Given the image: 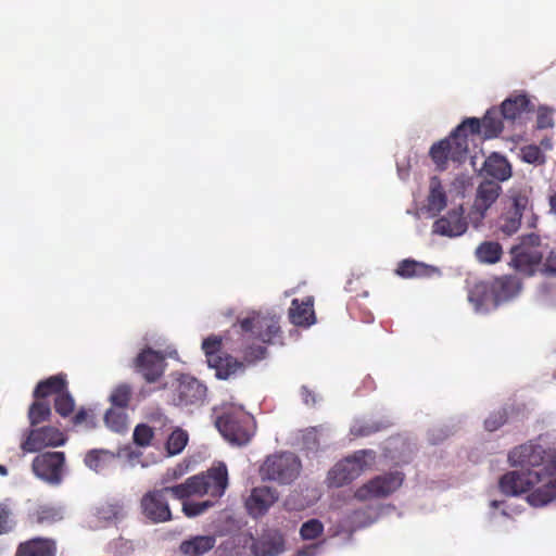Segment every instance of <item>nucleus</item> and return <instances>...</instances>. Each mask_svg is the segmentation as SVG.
<instances>
[{
    "mask_svg": "<svg viewBox=\"0 0 556 556\" xmlns=\"http://www.w3.org/2000/svg\"><path fill=\"white\" fill-rule=\"evenodd\" d=\"M502 493L516 496L526 492L528 503L534 507H542L556 501V464L549 462L545 473L535 470L509 471L498 481Z\"/></svg>",
    "mask_w": 556,
    "mask_h": 556,
    "instance_id": "f257e3e1",
    "label": "nucleus"
},
{
    "mask_svg": "<svg viewBox=\"0 0 556 556\" xmlns=\"http://www.w3.org/2000/svg\"><path fill=\"white\" fill-rule=\"evenodd\" d=\"M480 134V119L467 117L447 137L434 142L429 149V156L437 170H446L450 162L457 165L465 163L469 153V135L477 136Z\"/></svg>",
    "mask_w": 556,
    "mask_h": 556,
    "instance_id": "f03ea898",
    "label": "nucleus"
},
{
    "mask_svg": "<svg viewBox=\"0 0 556 556\" xmlns=\"http://www.w3.org/2000/svg\"><path fill=\"white\" fill-rule=\"evenodd\" d=\"M229 484L228 469L225 463H217L199 475L189 477L181 483L176 492L180 496L208 495L213 501H218L226 492Z\"/></svg>",
    "mask_w": 556,
    "mask_h": 556,
    "instance_id": "7ed1b4c3",
    "label": "nucleus"
},
{
    "mask_svg": "<svg viewBox=\"0 0 556 556\" xmlns=\"http://www.w3.org/2000/svg\"><path fill=\"white\" fill-rule=\"evenodd\" d=\"M215 425L220 434L231 444L242 446L248 444L255 434V421L242 407L229 405L223 407Z\"/></svg>",
    "mask_w": 556,
    "mask_h": 556,
    "instance_id": "20e7f679",
    "label": "nucleus"
},
{
    "mask_svg": "<svg viewBox=\"0 0 556 556\" xmlns=\"http://www.w3.org/2000/svg\"><path fill=\"white\" fill-rule=\"evenodd\" d=\"M181 488V483L175 485H165L152 489L146 492L140 498L139 507L142 516L151 523H164L173 520V513L168 503V497L176 500H186L176 492Z\"/></svg>",
    "mask_w": 556,
    "mask_h": 556,
    "instance_id": "39448f33",
    "label": "nucleus"
},
{
    "mask_svg": "<svg viewBox=\"0 0 556 556\" xmlns=\"http://www.w3.org/2000/svg\"><path fill=\"white\" fill-rule=\"evenodd\" d=\"M239 326L243 337L257 339L265 344H271L281 337L280 318L275 314L253 312L249 316L239 319L233 327Z\"/></svg>",
    "mask_w": 556,
    "mask_h": 556,
    "instance_id": "423d86ee",
    "label": "nucleus"
},
{
    "mask_svg": "<svg viewBox=\"0 0 556 556\" xmlns=\"http://www.w3.org/2000/svg\"><path fill=\"white\" fill-rule=\"evenodd\" d=\"M301 470L300 459L292 453L268 456L260 468L263 480L289 484L298 478Z\"/></svg>",
    "mask_w": 556,
    "mask_h": 556,
    "instance_id": "0eeeda50",
    "label": "nucleus"
},
{
    "mask_svg": "<svg viewBox=\"0 0 556 556\" xmlns=\"http://www.w3.org/2000/svg\"><path fill=\"white\" fill-rule=\"evenodd\" d=\"M541 238L529 233L520 238V243L510 249L511 265L522 274L532 275L541 263L543 254L540 251Z\"/></svg>",
    "mask_w": 556,
    "mask_h": 556,
    "instance_id": "6e6552de",
    "label": "nucleus"
},
{
    "mask_svg": "<svg viewBox=\"0 0 556 556\" xmlns=\"http://www.w3.org/2000/svg\"><path fill=\"white\" fill-rule=\"evenodd\" d=\"M374 458L375 453L372 451H358L354 455L346 457L345 459L337 463L328 472L327 481L329 486L340 488L349 484L367 467L365 460L366 456Z\"/></svg>",
    "mask_w": 556,
    "mask_h": 556,
    "instance_id": "1a4fd4ad",
    "label": "nucleus"
},
{
    "mask_svg": "<svg viewBox=\"0 0 556 556\" xmlns=\"http://www.w3.org/2000/svg\"><path fill=\"white\" fill-rule=\"evenodd\" d=\"M64 452L39 453L31 462L34 475L51 485H59L65 473Z\"/></svg>",
    "mask_w": 556,
    "mask_h": 556,
    "instance_id": "9d476101",
    "label": "nucleus"
},
{
    "mask_svg": "<svg viewBox=\"0 0 556 556\" xmlns=\"http://www.w3.org/2000/svg\"><path fill=\"white\" fill-rule=\"evenodd\" d=\"M403 481L404 473L401 471H392L377 476L357 489L355 496L361 501L372 497H386L396 491L402 485Z\"/></svg>",
    "mask_w": 556,
    "mask_h": 556,
    "instance_id": "9b49d317",
    "label": "nucleus"
},
{
    "mask_svg": "<svg viewBox=\"0 0 556 556\" xmlns=\"http://www.w3.org/2000/svg\"><path fill=\"white\" fill-rule=\"evenodd\" d=\"M66 440V435L59 428L43 426L30 429L26 439L22 442L21 448L26 453H34L48 446L64 445Z\"/></svg>",
    "mask_w": 556,
    "mask_h": 556,
    "instance_id": "f8f14e48",
    "label": "nucleus"
},
{
    "mask_svg": "<svg viewBox=\"0 0 556 556\" xmlns=\"http://www.w3.org/2000/svg\"><path fill=\"white\" fill-rule=\"evenodd\" d=\"M206 396V387L198 379L189 376L181 377L172 395L176 406L188 407L202 405Z\"/></svg>",
    "mask_w": 556,
    "mask_h": 556,
    "instance_id": "ddd939ff",
    "label": "nucleus"
},
{
    "mask_svg": "<svg viewBox=\"0 0 556 556\" xmlns=\"http://www.w3.org/2000/svg\"><path fill=\"white\" fill-rule=\"evenodd\" d=\"M134 368L146 382H156L165 371V356L162 352L146 348L134 359Z\"/></svg>",
    "mask_w": 556,
    "mask_h": 556,
    "instance_id": "4468645a",
    "label": "nucleus"
},
{
    "mask_svg": "<svg viewBox=\"0 0 556 556\" xmlns=\"http://www.w3.org/2000/svg\"><path fill=\"white\" fill-rule=\"evenodd\" d=\"M464 213L465 210L462 204L451 208L445 215L433 223L432 232L448 238L464 235L468 229V223Z\"/></svg>",
    "mask_w": 556,
    "mask_h": 556,
    "instance_id": "2eb2a0df",
    "label": "nucleus"
},
{
    "mask_svg": "<svg viewBox=\"0 0 556 556\" xmlns=\"http://www.w3.org/2000/svg\"><path fill=\"white\" fill-rule=\"evenodd\" d=\"M500 110L507 123L522 124L526 116L534 112L535 105L527 93H514L502 102Z\"/></svg>",
    "mask_w": 556,
    "mask_h": 556,
    "instance_id": "dca6fc26",
    "label": "nucleus"
},
{
    "mask_svg": "<svg viewBox=\"0 0 556 556\" xmlns=\"http://www.w3.org/2000/svg\"><path fill=\"white\" fill-rule=\"evenodd\" d=\"M65 518L64 505L55 502H37L27 514L31 525L50 527Z\"/></svg>",
    "mask_w": 556,
    "mask_h": 556,
    "instance_id": "f3484780",
    "label": "nucleus"
},
{
    "mask_svg": "<svg viewBox=\"0 0 556 556\" xmlns=\"http://www.w3.org/2000/svg\"><path fill=\"white\" fill-rule=\"evenodd\" d=\"M277 500L278 492L276 489L266 485L256 486L252 489L245 502V507L252 517L257 518L264 516Z\"/></svg>",
    "mask_w": 556,
    "mask_h": 556,
    "instance_id": "a211bd4d",
    "label": "nucleus"
},
{
    "mask_svg": "<svg viewBox=\"0 0 556 556\" xmlns=\"http://www.w3.org/2000/svg\"><path fill=\"white\" fill-rule=\"evenodd\" d=\"M285 535L278 529L265 530L252 544L255 556H278L285 552Z\"/></svg>",
    "mask_w": 556,
    "mask_h": 556,
    "instance_id": "6ab92c4d",
    "label": "nucleus"
},
{
    "mask_svg": "<svg viewBox=\"0 0 556 556\" xmlns=\"http://www.w3.org/2000/svg\"><path fill=\"white\" fill-rule=\"evenodd\" d=\"M208 366L215 370L216 378L220 380L233 379L245 371L244 362H240L227 352L213 356Z\"/></svg>",
    "mask_w": 556,
    "mask_h": 556,
    "instance_id": "aec40b11",
    "label": "nucleus"
},
{
    "mask_svg": "<svg viewBox=\"0 0 556 556\" xmlns=\"http://www.w3.org/2000/svg\"><path fill=\"white\" fill-rule=\"evenodd\" d=\"M58 543L52 538L36 536L17 545L14 556H56Z\"/></svg>",
    "mask_w": 556,
    "mask_h": 556,
    "instance_id": "412c9836",
    "label": "nucleus"
},
{
    "mask_svg": "<svg viewBox=\"0 0 556 556\" xmlns=\"http://www.w3.org/2000/svg\"><path fill=\"white\" fill-rule=\"evenodd\" d=\"M529 199L522 194L511 198L510 208L501 217V230L510 236L519 229L523 211L527 208Z\"/></svg>",
    "mask_w": 556,
    "mask_h": 556,
    "instance_id": "4be33fe9",
    "label": "nucleus"
},
{
    "mask_svg": "<svg viewBox=\"0 0 556 556\" xmlns=\"http://www.w3.org/2000/svg\"><path fill=\"white\" fill-rule=\"evenodd\" d=\"M289 319L293 325L301 327L315 324L314 298L306 296L302 301L293 299L289 308Z\"/></svg>",
    "mask_w": 556,
    "mask_h": 556,
    "instance_id": "5701e85b",
    "label": "nucleus"
},
{
    "mask_svg": "<svg viewBox=\"0 0 556 556\" xmlns=\"http://www.w3.org/2000/svg\"><path fill=\"white\" fill-rule=\"evenodd\" d=\"M215 545L216 536L214 534L190 535L179 544L178 552L181 556H204Z\"/></svg>",
    "mask_w": 556,
    "mask_h": 556,
    "instance_id": "b1692460",
    "label": "nucleus"
},
{
    "mask_svg": "<svg viewBox=\"0 0 556 556\" xmlns=\"http://www.w3.org/2000/svg\"><path fill=\"white\" fill-rule=\"evenodd\" d=\"M395 274L404 279L431 278L434 275H440V269L413 258H405L397 264Z\"/></svg>",
    "mask_w": 556,
    "mask_h": 556,
    "instance_id": "393cba45",
    "label": "nucleus"
},
{
    "mask_svg": "<svg viewBox=\"0 0 556 556\" xmlns=\"http://www.w3.org/2000/svg\"><path fill=\"white\" fill-rule=\"evenodd\" d=\"M501 191L502 187L498 185L497 181H482L477 189V194L473 203L475 210L483 216L484 213L491 207V205L497 200Z\"/></svg>",
    "mask_w": 556,
    "mask_h": 556,
    "instance_id": "a878e982",
    "label": "nucleus"
},
{
    "mask_svg": "<svg viewBox=\"0 0 556 556\" xmlns=\"http://www.w3.org/2000/svg\"><path fill=\"white\" fill-rule=\"evenodd\" d=\"M68 382L66 379V375L60 372L54 376H50L43 380H40L34 391L33 396L35 400H45L51 395H59L62 391L67 389Z\"/></svg>",
    "mask_w": 556,
    "mask_h": 556,
    "instance_id": "bb28decb",
    "label": "nucleus"
},
{
    "mask_svg": "<svg viewBox=\"0 0 556 556\" xmlns=\"http://www.w3.org/2000/svg\"><path fill=\"white\" fill-rule=\"evenodd\" d=\"M483 170L497 181H505L511 177V166L507 159L500 153L493 152L483 163Z\"/></svg>",
    "mask_w": 556,
    "mask_h": 556,
    "instance_id": "cd10ccee",
    "label": "nucleus"
},
{
    "mask_svg": "<svg viewBox=\"0 0 556 556\" xmlns=\"http://www.w3.org/2000/svg\"><path fill=\"white\" fill-rule=\"evenodd\" d=\"M447 205V197L439 177L430 179L429 194L427 197V211L430 216H438Z\"/></svg>",
    "mask_w": 556,
    "mask_h": 556,
    "instance_id": "c85d7f7f",
    "label": "nucleus"
},
{
    "mask_svg": "<svg viewBox=\"0 0 556 556\" xmlns=\"http://www.w3.org/2000/svg\"><path fill=\"white\" fill-rule=\"evenodd\" d=\"M493 289V305L497 306L500 303L514 298L519 291V283L514 277H502L495 279L492 283Z\"/></svg>",
    "mask_w": 556,
    "mask_h": 556,
    "instance_id": "c756f323",
    "label": "nucleus"
},
{
    "mask_svg": "<svg viewBox=\"0 0 556 556\" xmlns=\"http://www.w3.org/2000/svg\"><path fill=\"white\" fill-rule=\"evenodd\" d=\"M503 115L500 108H491L486 111L483 118L480 119L481 131L484 139L496 138L504 128Z\"/></svg>",
    "mask_w": 556,
    "mask_h": 556,
    "instance_id": "7c9ffc66",
    "label": "nucleus"
},
{
    "mask_svg": "<svg viewBox=\"0 0 556 556\" xmlns=\"http://www.w3.org/2000/svg\"><path fill=\"white\" fill-rule=\"evenodd\" d=\"M252 337L244 336L241 332L242 345L239 349V353L242 355V361L244 362V369L247 367L255 365L257 362L263 361L267 356V349L261 344H250L248 341Z\"/></svg>",
    "mask_w": 556,
    "mask_h": 556,
    "instance_id": "2f4dec72",
    "label": "nucleus"
},
{
    "mask_svg": "<svg viewBox=\"0 0 556 556\" xmlns=\"http://www.w3.org/2000/svg\"><path fill=\"white\" fill-rule=\"evenodd\" d=\"M468 300L476 306L477 309L486 307L493 304V289L489 282H477L470 289Z\"/></svg>",
    "mask_w": 556,
    "mask_h": 556,
    "instance_id": "473e14b6",
    "label": "nucleus"
},
{
    "mask_svg": "<svg viewBox=\"0 0 556 556\" xmlns=\"http://www.w3.org/2000/svg\"><path fill=\"white\" fill-rule=\"evenodd\" d=\"M475 254L480 263L495 264L501 260L503 249L498 242L484 241L477 247Z\"/></svg>",
    "mask_w": 556,
    "mask_h": 556,
    "instance_id": "72a5a7b5",
    "label": "nucleus"
},
{
    "mask_svg": "<svg viewBox=\"0 0 556 556\" xmlns=\"http://www.w3.org/2000/svg\"><path fill=\"white\" fill-rule=\"evenodd\" d=\"M51 414V406L48 402L43 400H36L30 404L27 416L30 426L36 427L37 425L49 420Z\"/></svg>",
    "mask_w": 556,
    "mask_h": 556,
    "instance_id": "f704fd0d",
    "label": "nucleus"
},
{
    "mask_svg": "<svg viewBox=\"0 0 556 556\" xmlns=\"http://www.w3.org/2000/svg\"><path fill=\"white\" fill-rule=\"evenodd\" d=\"M105 425L114 432L123 433L128 427V416L124 410L110 408L104 415Z\"/></svg>",
    "mask_w": 556,
    "mask_h": 556,
    "instance_id": "c9c22d12",
    "label": "nucleus"
},
{
    "mask_svg": "<svg viewBox=\"0 0 556 556\" xmlns=\"http://www.w3.org/2000/svg\"><path fill=\"white\" fill-rule=\"evenodd\" d=\"M189 440L187 431L177 428L168 437L166 442V451L168 455L174 456L180 454L186 447Z\"/></svg>",
    "mask_w": 556,
    "mask_h": 556,
    "instance_id": "e433bc0d",
    "label": "nucleus"
},
{
    "mask_svg": "<svg viewBox=\"0 0 556 556\" xmlns=\"http://www.w3.org/2000/svg\"><path fill=\"white\" fill-rule=\"evenodd\" d=\"M55 412L63 418L70 417L75 410V400L68 388L54 397Z\"/></svg>",
    "mask_w": 556,
    "mask_h": 556,
    "instance_id": "4c0bfd02",
    "label": "nucleus"
},
{
    "mask_svg": "<svg viewBox=\"0 0 556 556\" xmlns=\"http://www.w3.org/2000/svg\"><path fill=\"white\" fill-rule=\"evenodd\" d=\"M131 395V387L127 383H121L113 389L110 395V402L114 407L125 409L129 405Z\"/></svg>",
    "mask_w": 556,
    "mask_h": 556,
    "instance_id": "58836bf2",
    "label": "nucleus"
},
{
    "mask_svg": "<svg viewBox=\"0 0 556 556\" xmlns=\"http://www.w3.org/2000/svg\"><path fill=\"white\" fill-rule=\"evenodd\" d=\"M182 502V513L188 518H194L207 511L215 506L216 501L206 500L202 502L189 501V498L180 500Z\"/></svg>",
    "mask_w": 556,
    "mask_h": 556,
    "instance_id": "ea45409f",
    "label": "nucleus"
},
{
    "mask_svg": "<svg viewBox=\"0 0 556 556\" xmlns=\"http://www.w3.org/2000/svg\"><path fill=\"white\" fill-rule=\"evenodd\" d=\"M96 516L104 521L118 519L123 516V506L117 502H103L96 507Z\"/></svg>",
    "mask_w": 556,
    "mask_h": 556,
    "instance_id": "a19ab883",
    "label": "nucleus"
},
{
    "mask_svg": "<svg viewBox=\"0 0 556 556\" xmlns=\"http://www.w3.org/2000/svg\"><path fill=\"white\" fill-rule=\"evenodd\" d=\"M520 157L523 162L532 165H542L545 163L543 151L535 144H528L520 148Z\"/></svg>",
    "mask_w": 556,
    "mask_h": 556,
    "instance_id": "79ce46f5",
    "label": "nucleus"
},
{
    "mask_svg": "<svg viewBox=\"0 0 556 556\" xmlns=\"http://www.w3.org/2000/svg\"><path fill=\"white\" fill-rule=\"evenodd\" d=\"M154 438V430L147 424H139L135 427L132 433L134 443L140 447H147Z\"/></svg>",
    "mask_w": 556,
    "mask_h": 556,
    "instance_id": "37998d69",
    "label": "nucleus"
},
{
    "mask_svg": "<svg viewBox=\"0 0 556 556\" xmlns=\"http://www.w3.org/2000/svg\"><path fill=\"white\" fill-rule=\"evenodd\" d=\"M324 532V525L318 519H309L300 528V535L303 540H315Z\"/></svg>",
    "mask_w": 556,
    "mask_h": 556,
    "instance_id": "c03bdc74",
    "label": "nucleus"
},
{
    "mask_svg": "<svg viewBox=\"0 0 556 556\" xmlns=\"http://www.w3.org/2000/svg\"><path fill=\"white\" fill-rule=\"evenodd\" d=\"M222 346V338L218 336H211L203 340L202 350L206 356L207 364H210V359L213 356H218L220 353H224L220 350Z\"/></svg>",
    "mask_w": 556,
    "mask_h": 556,
    "instance_id": "a18cd8bd",
    "label": "nucleus"
},
{
    "mask_svg": "<svg viewBox=\"0 0 556 556\" xmlns=\"http://www.w3.org/2000/svg\"><path fill=\"white\" fill-rule=\"evenodd\" d=\"M508 419V413L506 408H501L490 414L484 420V427L488 431L493 432L506 424Z\"/></svg>",
    "mask_w": 556,
    "mask_h": 556,
    "instance_id": "49530a36",
    "label": "nucleus"
},
{
    "mask_svg": "<svg viewBox=\"0 0 556 556\" xmlns=\"http://www.w3.org/2000/svg\"><path fill=\"white\" fill-rule=\"evenodd\" d=\"M72 424L74 426L86 425L88 428H93L94 420L91 410L85 407H80L72 417Z\"/></svg>",
    "mask_w": 556,
    "mask_h": 556,
    "instance_id": "de8ad7c7",
    "label": "nucleus"
},
{
    "mask_svg": "<svg viewBox=\"0 0 556 556\" xmlns=\"http://www.w3.org/2000/svg\"><path fill=\"white\" fill-rule=\"evenodd\" d=\"M12 509L8 503H0V534L11 530Z\"/></svg>",
    "mask_w": 556,
    "mask_h": 556,
    "instance_id": "09e8293b",
    "label": "nucleus"
},
{
    "mask_svg": "<svg viewBox=\"0 0 556 556\" xmlns=\"http://www.w3.org/2000/svg\"><path fill=\"white\" fill-rule=\"evenodd\" d=\"M552 113L553 112L545 106L539 108L538 115H536V127L539 129H545V128L553 127L554 123H553Z\"/></svg>",
    "mask_w": 556,
    "mask_h": 556,
    "instance_id": "8fccbe9b",
    "label": "nucleus"
},
{
    "mask_svg": "<svg viewBox=\"0 0 556 556\" xmlns=\"http://www.w3.org/2000/svg\"><path fill=\"white\" fill-rule=\"evenodd\" d=\"M102 452L99 451H90L87 453L85 457V464L90 469H93L94 471H100L103 468V459H102Z\"/></svg>",
    "mask_w": 556,
    "mask_h": 556,
    "instance_id": "3c124183",
    "label": "nucleus"
},
{
    "mask_svg": "<svg viewBox=\"0 0 556 556\" xmlns=\"http://www.w3.org/2000/svg\"><path fill=\"white\" fill-rule=\"evenodd\" d=\"M379 430V427L375 425H361L352 428V433L357 437H367Z\"/></svg>",
    "mask_w": 556,
    "mask_h": 556,
    "instance_id": "603ef678",
    "label": "nucleus"
},
{
    "mask_svg": "<svg viewBox=\"0 0 556 556\" xmlns=\"http://www.w3.org/2000/svg\"><path fill=\"white\" fill-rule=\"evenodd\" d=\"M301 395L303 399V402L306 405H315L317 403V395L314 391L309 390L307 387L303 386L301 388Z\"/></svg>",
    "mask_w": 556,
    "mask_h": 556,
    "instance_id": "864d4df0",
    "label": "nucleus"
},
{
    "mask_svg": "<svg viewBox=\"0 0 556 556\" xmlns=\"http://www.w3.org/2000/svg\"><path fill=\"white\" fill-rule=\"evenodd\" d=\"M544 266L547 273L556 275V250L549 252Z\"/></svg>",
    "mask_w": 556,
    "mask_h": 556,
    "instance_id": "5fc2aeb1",
    "label": "nucleus"
},
{
    "mask_svg": "<svg viewBox=\"0 0 556 556\" xmlns=\"http://www.w3.org/2000/svg\"><path fill=\"white\" fill-rule=\"evenodd\" d=\"M549 206L551 210L556 213V192L552 195H549Z\"/></svg>",
    "mask_w": 556,
    "mask_h": 556,
    "instance_id": "6e6d98bb",
    "label": "nucleus"
},
{
    "mask_svg": "<svg viewBox=\"0 0 556 556\" xmlns=\"http://www.w3.org/2000/svg\"><path fill=\"white\" fill-rule=\"evenodd\" d=\"M541 146L544 147L545 149H551L552 148V142L549 139H544L541 141Z\"/></svg>",
    "mask_w": 556,
    "mask_h": 556,
    "instance_id": "4d7b16f0",
    "label": "nucleus"
},
{
    "mask_svg": "<svg viewBox=\"0 0 556 556\" xmlns=\"http://www.w3.org/2000/svg\"><path fill=\"white\" fill-rule=\"evenodd\" d=\"M0 475H2V476L8 475V469L4 465H0Z\"/></svg>",
    "mask_w": 556,
    "mask_h": 556,
    "instance_id": "13d9d810",
    "label": "nucleus"
},
{
    "mask_svg": "<svg viewBox=\"0 0 556 556\" xmlns=\"http://www.w3.org/2000/svg\"><path fill=\"white\" fill-rule=\"evenodd\" d=\"M500 505V503L497 501H492L491 502V506L496 508L497 506Z\"/></svg>",
    "mask_w": 556,
    "mask_h": 556,
    "instance_id": "bf43d9fd",
    "label": "nucleus"
}]
</instances>
